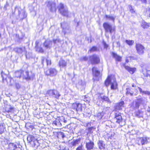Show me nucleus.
<instances>
[{"instance_id":"nucleus-1","label":"nucleus","mask_w":150,"mask_h":150,"mask_svg":"<svg viewBox=\"0 0 150 150\" xmlns=\"http://www.w3.org/2000/svg\"><path fill=\"white\" fill-rule=\"evenodd\" d=\"M103 26L105 33H109L110 34L112 33H115L116 31L115 27H112V25L108 23L104 22L103 23Z\"/></svg>"},{"instance_id":"nucleus-2","label":"nucleus","mask_w":150,"mask_h":150,"mask_svg":"<svg viewBox=\"0 0 150 150\" xmlns=\"http://www.w3.org/2000/svg\"><path fill=\"white\" fill-rule=\"evenodd\" d=\"M58 8L59 13L62 16L67 17L69 16V12L67 9L64 8V6L63 4L60 3L58 6Z\"/></svg>"},{"instance_id":"nucleus-3","label":"nucleus","mask_w":150,"mask_h":150,"mask_svg":"<svg viewBox=\"0 0 150 150\" xmlns=\"http://www.w3.org/2000/svg\"><path fill=\"white\" fill-rule=\"evenodd\" d=\"M89 58L90 62L92 65L98 64L100 63V58L97 55L93 54L89 56Z\"/></svg>"},{"instance_id":"nucleus-4","label":"nucleus","mask_w":150,"mask_h":150,"mask_svg":"<svg viewBox=\"0 0 150 150\" xmlns=\"http://www.w3.org/2000/svg\"><path fill=\"white\" fill-rule=\"evenodd\" d=\"M135 48L137 53L139 55L143 54L144 53L145 48L142 44L139 43H136Z\"/></svg>"},{"instance_id":"nucleus-5","label":"nucleus","mask_w":150,"mask_h":150,"mask_svg":"<svg viewBox=\"0 0 150 150\" xmlns=\"http://www.w3.org/2000/svg\"><path fill=\"white\" fill-rule=\"evenodd\" d=\"M47 6L52 12H56L57 10L56 4L55 3L52 2L50 1L47 2Z\"/></svg>"},{"instance_id":"nucleus-6","label":"nucleus","mask_w":150,"mask_h":150,"mask_svg":"<svg viewBox=\"0 0 150 150\" xmlns=\"http://www.w3.org/2000/svg\"><path fill=\"white\" fill-rule=\"evenodd\" d=\"M122 66L125 69L129 72L131 74H133L137 71V69L135 67H129L126 65L125 63H124L122 64Z\"/></svg>"},{"instance_id":"nucleus-7","label":"nucleus","mask_w":150,"mask_h":150,"mask_svg":"<svg viewBox=\"0 0 150 150\" xmlns=\"http://www.w3.org/2000/svg\"><path fill=\"white\" fill-rule=\"evenodd\" d=\"M39 42L36 41L35 42V51L38 53H43L44 50L42 47H40L39 45Z\"/></svg>"},{"instance_id":"nucleus-8","label":"nucleus","mask_w":150,"mask_h":150,"mask_svg":"<svg viewBox=\"0 0 150 150\" xmlns=\"http://www.w3.org/2000/svg\"><path fill=\"white\" fill-rule=\"evenodd\" d=\"M46 75H55L57 74V71L54 68H51L45 71Z\"/></svg>"},{"instance_id":"nucleus-9","label":"nucleus","mask_w":150,"mask_h":150,"mask_svg":"<svg viewBox=\"0 0 150 150\" xmlns=\"http://www.w3.org/2000/svg\"><path fill=\"white\" fill-rule=\"evenodd\" d=\"M111 54L112 57L115 58L116 61L117 62L121 61L122 57L121 56L118 55L116 53L114 52H112Z\"/></svg>"},{"instance_id":"nucleus-10","label":"nucleus","mask_w":150,"mask_h":150,"mask_svg":"<svg viewBox=\"0 0 150 150\" xmlns=\"http://www.w3.org/2000/svg\"><path fill=\"white\" fill-rule=\"evenodd\" d=\"M92 72L94 75H100L101 74V72L98 70L96 67H93L92 68Z\"/></svg>"},{"instance_id":"nucleus-11","label":"nucleus","mask_w":150,"mask_h":150,"mask_svg":"<svg viewBox=\"0 0 150 150\" xmlns=\"http://www.w3.org/2000/svg\"><path fill=\"white\" fill-rule=\"evenodd\" d=\"M58 65L60 68L65 67L67 65V62L65 60L61 59L59 61Z\"/></svg>"},{"instance_id":"nucleus-12","label":"nucleus","mask_w":150,"mask_h":150,"mask_svg":"<svg viewBox=\"0 0 150 150\" xmlns=\"http://www.w3.org/2000/svg\"><path fill=\"white\" fill-rule=\"evenodd\" d=\"M141 26L144 29H147L149 26V24L143 20L142 21Z\"/></svg>"},{"instance_id":"nucleus-13","label":"nucleus","mask_w":150,"mask_h":150,"mask_svg":"<svg viewBox=\"0 0 150 150\" xmlns=\"http://www.w3.org/2000/svg\"><path fill=\"white\" fill-rule=\"evenodd\" d=\"M52 44V41H45L44 42L43 44L45 47L46 48H50L51 47V45Z\"/></svg>"},{"instance_id":"nucleus-14","label":"nucleus","mask_w":150,"mask_h":150,"mask_svg":"<svg viewBox=\"0 0 150 150\" xmlns=\"http://www.w3.org/2000/svg\"><path fill=\"white\" fill-rule=\"evenodd\" d=\"M25 49V47H16L14 49L15 52L18 54H21L24 51V50Z\"/></svg>"},{"instance_id":"nucleus-15","label":"nucleus","mask_w":150,"mask_h":150,"mask_svg":"<svg viewBox=\"0 0 150 150\" xmlns=\"http://www.w3.org/2000/svg\"><path fill=\"white\" fill-rule=\"evenodd\" d=\"M105 17L106 19H109L111 20L114 22L115 21V18L112 16H109L107 15H105Z\"/></svg>"},{"instance_id":"nucleus-16","label":"nucleus","mask_w":150,"mask_h":150,"mask_svg":"<svg viewBox=\"0 0 150 150\" xmlns=\"http://www.w3.org/2000/svg\"><path fill=\"white\" fill-rule=\"evenodd\" d=\"M125 42L129 46H132L133 45L134 43V41L132 40H125Z\"/></svg>"},{"instance_id":"nucleus-17","label":"nucleus","mask_w":150,"mask_h":150,"mask_svg":"<svg viewBox=\"0 0 150 150\" xmlns=\"http://www.w3.org/2000/svg\"><path fill=\"white\" fill-rule=\"evenodd\" d=\"M98 50V48L96 46H93L89 50L90 52H93Z\"/></svg>"},{"instance_id":"nucleus-18","label":"nucleus","mask_w":150,"mask_h":150,"mask_svg":"<svg viewBox=\"0 0 150 150\" xmlns=\"http://www.w3.org/2000/svg\"><path fill=\"white\" fill-rule=\"evenodd\" d=\"M128 7L129 8V11L131 13H135V11L134 10V9L133 8L132 6L131 5H129Z\"/></svg>"},{"instance_id":"nucleus-19","label":"nucleus","mask_w":150,"mask_h":150,"mask_svg":"<svg viewBox=\"0 0 150 150\" xmlns=\"http://www.w3.org/2000/svg\"><path fill=\"white\" fill-rule=\"evenodd\" d=\"M88 59V58L86 56H84L80 59V60L82 61H86Z\"/></svg>"},{"instance_id":"nucleus-20","label":"nucleus","mask_w":150,"mask_h":150,"mask_svg":"<svg viewBox=\"0 0 150 150\" xmlns=\"http://www.w3.org/2000/svg\"><path fill=\"white\" fill-rule=\"evenodd\" d=\"M103 44L104 48L106 49H107L108 47V45L105 42H103Z\"/></svg>"},{"instance_id":"nucleus-21","label":"nucleus","mask_w":150,"mask_h":150,"mask_svg":"<svg viewBox=\"0 0 150 150\" xmlns=\"http://www.w3.org/2000/svg\"><path fill=\"white\" fill-rule=\"evenodd\" d=\"M46 62L47 63V65H50L51 64V61L50 60L46 59Z\"/></svg>"},{"instance_id":"nucleus-22","label":"nucleus","mask_w":150,"mask_h":150,"mask_svg":"<svg viewBox=\"0 0 150 150\" xmlns=\"http://www.w3.org/2000/svg\"><path fill=\"white\" fill-rule=\"evenodd\" d=\"M66 24V23L65 22H63V23H61V27L63 29H64V26Z\"/></svg>"},{"instance_id":"nucleus-23","label":"nucleus","mask_w":150,"mask_h":150,"mask_svg":"<svg viewBox=\"0 0 150 150\" xmlns=\"http://www.w3.org/2000/svg\"><path fill=\"white\" fill-rule=\"evenodd\" d=\"M141 1L142 3H147V0H140Z\"/></svg>"},{"instance_id":"nucleus-24","label":"nucleus","mask_w":150,"mask_h":150,"mask_svg":"<svg viewBox=\"0 0 150 150\" xmlns=\"http://www.w3.org/2000/svg\"><path fill=\"white\" fill-rule=\"evenodd\" d=\"M23 17L21 19V20H23V19L25 18L26 17V16L25 15V13L24 12H23Z\"/></svg>"},{"instance_id":"nucleus-25","label":"nucleus","mask_w":150,"mask_h":150,"mask_svg":"<svg viewBox=\"0 0 150 150\" xmlns=\"http://www.w3.org/2000/svg\"><path fill=\"white\" fill-rule=\"evenodd\" d=\"M147 75H150V70H148L147 71Z\"/></svg>"},{"instance_id":"nucleus-26","label":"nucleus","mask_w":150,"mask_h":150,"mask_svg":"<svg viewBox=\"0 0 150 150\" xmlns=\"http://www.w3.org/2000/svg\"><path fill=\"white\" fill-rule=\"evenodd\" d=\"M125 62L126 63H128L129 62V60L128 59H126Z\"/></svg>"},{"instance_id":"nucleus-27","label":"nucleus","mask_w":150,"mask_h":150,"mask_svg":"<svg viewBox=\"0 0 150 150\" xmlns=\"http://www.w3.org/2000/svg\"><path fill=\"white\" fill-rule=\"evenodd\" d=\"M20 8V7H18L17 6H16L15 8V10L18 9V8Z\"/></svg>"},{"instance_id":"nucleus-28","label":"nucleus","mask_w":150,"mask_h":150,"mask_svg":"<svg viewBox=\"0 0 150 150\" xmlns=\"http://www.w3.org/2000/svg\"><path fill=\"white\" fill-rule=\"evenodd\" d=\"M117 45H119V46H120V42H117Z\"/></svg>"},{"instance_id":"nucleus-29","label":"nucleus","mask_w":150,"mask_h":150,"mask_svg":"<svg viewBox=\"0 0 150 150\" xmlns=\"http://www.w3.org/2000/svg\"><path fill=\"white\" fill-rule=\"evenodd\" d=\"M148 11L149 12V16L150 17V9L148 10Z\"/></svg>"},{"instance_id":"nucleus-30","label":"nucleus","mask_w":150,"mask_h":150,"mask_svg":"<svg viewBox=\"0 0 150 150\" xmlns=\"http://www.w3.org/2000/svg\"><path fill=\"white\" fill-rule=\"evenodd\" d=\"M18 15H19V16H21V13H19H19H18Z\"/></svg>"},{"instance_id":"nucleus-31","label":"nucleus","mask_w":150,"mask_h":150,"mask_svg":"<svg viewBox=\"0 0 150 150\" xmlns=\"http://www.w3.org/2000/svg\"><path fill=\"white\" fill-rule=\"evenodd\" d=\"M16 37H19V35H18V34H16Z\"/></svg>"},{"instance_id":"nucleus-32","label":"nucleus","mask_w":150,"mask_h":150,"mask_svg":"<svg viewBox=\"0 0 150 150\" xmlns=\"http://www.w3.org/2000/svg\"><path fill=\"white\" fill-rule=\"evenodd\" d=\"M26 73L28 75V71H26Z\"/></svg>"},{"instance_id":"nucleus-33","label":"nucleus","mask_w":150,"mask_h":150,"mask_svg":"<svg viewBox=\"0 0 150 150\" xmlns=\"http://www.w3.org/2000/svg\"><path fill=\"white\" fill-rule=\"evenodd\" d=\"M1 74H2V71H1Z\"/></svg>"}]
</instances>
